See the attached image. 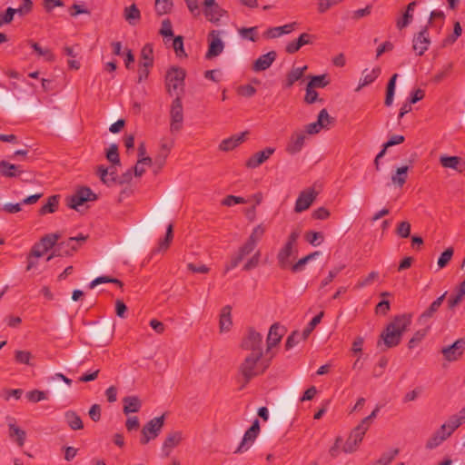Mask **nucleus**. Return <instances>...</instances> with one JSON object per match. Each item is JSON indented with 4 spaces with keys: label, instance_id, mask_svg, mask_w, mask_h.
Segmentation results:
<instances>
[{
    "label": "nucleus",
    "instance_id": "1",
    "mask_svg": "<svg viewBox=\"0 0 465 465\" xmlns=\"http://www.w3.org/2000/svg\"><path fill=\"white\" fill-rule=\"evenodd\" d=\"M262 356L260 352L248 353L239 364L237 371L242 381L240 390L245 388L252 379L262 375L270 367L274 353H272L269 358Z\"/></svg>",
    "mask_w": 465,
    "mask_h": 465
},
{
    "label": "nucleus",
    "instance_id": "2",
    "mask_svg": "<svg viewBox=\"0 0 465 465\" xmlns=\"http://www.w3.org/2000/svg\"><path fill=\"white\" fill-rule=\"evenodd\" d=\"M411 323V316L410 314L395 316L381 334L384 345L387 348H393L399 345L403 333L408 330Z\"/></svg>",
    "mask_w": 465,
    "mask_h": 465
},
{
    "label": "nucleus",
    "instance_id": "3",
    "mask_svg": "<svg viewBox=\"0 0 465 465\" xmlns=\"http://www.w3.org/2000/svg\"><path fill=\"white\" fill-rule=\"evenodd\" d=\"M165 415L163 414L150 420L142 429L140 443L142 445L147 444L150 440H154L159 436L164 425Z\"/></svg>",
    "mask_w": 465,
    "mask_h": 465
},
{
    "label": "nucleus",
    "instance_id": "4",
    "mask_svg": "<svg viewBox=\"0 0 465 465\" xmlns=\"http://www.w3.org/2000/svg\"><path fill=\"white\" fill-rule=\"evenodd\" d=\"M185 71L181 67H171L165 75V84L167 93L173 95V92L179 88L183 89L184 85Z\"/></svg>",
    "mask_w": 465,
    "mask_h": 465
},
{
    "label": "nucleus",
    "instance_id": "5",
    "mask_svg": "<svg viewBox=\"0 0 465 465\" xmlns=\"http://www.w3.org/2000/svg\"><path fill=\"white\" fill-rule=\"evenodd\" d=\"M241 348L245 351H250V353L260 352L263 355L262 350V335L256 331L253 328H249L247 333L242 338Z\"/></svg>",
    "mask_w": 465,
    "mask_h": 465
},
{
    "label": "nucleus",
    "instance_id": "6",
    "mask_svg": "<svg viewBox=\"0 0 465 465\" xmlns=\"http://www.w3.org/2000/svg\"><path fill=\"white\" fill-rule=\"evenodd\" d=\"M183 107L182 98L177 96L173 100L170 108V131L172 134L179 132L183 128Z\"/></svg>",
    "mask_w": 465,
    "mask_h": 465
},
{
    "label": "nucleus",
    "instance_id": "7",
    "mask_svg": "<svg viewBox=\"0 0 465 465\" xmlns=\"http://www.w3.org/2000/svg\"><path fill=\"white\" fill-rule=\"evenodd\" d=\"M97 195L86 186L80 187L75 193L67 198V206L74 210H78V207L89 201H95Z\"/></svg>",
    "mask_w": 465,
    "mask_h": 465
},
{
    "label": "nucleus",
    "instance_id": "8",
    "mask_svg": "<svg viewBox=\"0 0 465 465\" xmlns=\"http://www.w3.org/2000/svg\"><path fill=\"white\" fill-rule=\"evenodd\" d=\"M369 428L362 422H360L350 433L348 439L343 445V451L346 453L353 452L358 445L361 442L363 436Z\"/></svg>",
    "mask_w": 465,
    "mask_h": 465
},
{
    "label": "nucleus",
    "instance_id": "9",
    "mask_svg": "<svg viewBox=\"0 0 465 465\" xmlns=\"http://www.w3.org/2000/svg\"><path fill=\"white\" fill-rule=\"evenodd\" d=\"M335 122V119L330 116L326 109L320 111L317 121L305 125L303 131L305 134H315L320 133L322 129H329V126Z\"/></svg>",
    "mask_w": 465,
    "mask_h": 465
},
{
    "label": "nucleus",
    "instance_id": "10",
    "mask_svg": "<svg viewBox=\"0 0 465 465\" xmlns=\"http://www.w3.org/2000/svg\"><path fill=\"white\" fill-rule=\"evenodd\" d=\"M221 31L212 30L208 35V50L205 54V59H213L220 55L224 49V43L220 37Z\"/></svg>",
    "mask_w": 465,
    "mask_h": 465
},
{
    "label": "nucleus",
    "instance_id": "11",
    "mask_svg": "<svg viewBox=\"0 0 465 465\" xmlns=\"http://www.w3.org/2000/svg\"><path fill=\"white\" fill-rule=\"evenodd\" d=\"M256 246L246 240V242L238 249V252L232 256L230 262L225 265V272L236 268L240 262L249 254H251Z\"/></svg>",
    "mask_w": 465,
    "mask_h": 465
},
{
    "label": "nucleus",
    "instance_id": "12",
    "mask_svg": "<svg viewBox=\"0 0 465 465\" xmlns=\"http://www.w3.org/2000/svg\"><path fill=\"white\" fill-rule=\"evenodd\" d=\"M260 432V421L255 419L251 427L245 431L243 438L235 452L242 453L247 450L253 443Z\"/></svg>",
    "mask_w": 465,
    "mask_h": 465
},
{
    "label": "nucleus",
    "instance_id": "13",
    "mask_svg": "<svg viewBox=\"0 0 465 465\" xmlns=\"http://www.w3.org/2000/svg\"><path fill=\"white\" fill-rule=\"evenodd\" d=\"M306 134L303 131L293 132L286 144L285 151L290 155L299 153L305 144Z\"/></svg>",
    "mask_w": 465,
    "mask_h": 465
},
{
    "label": "nucleus",
    "instance_id": "14",
    "mask_svg": "<svg viewBox=\"0 0 465 465\" xmlns=\"http://www.w3.org/2000/svg\"><path fill=\"white\" fill-rule=\"evenodd\" d=\"M412 42V48L416 52L417 55H422L429 49L430 45L428 27H423L418 34H416Z\"/></svg>",
    "mask_w": 465,
    "mask_h": 465
},
{
    "label": "nucleus",
    "instance_id": "15",
    "mask_svg": "<svg viewBox=\"0 0 465 465\" xmlns=\"http://www.w3.org/2000/svg\"><path fill=\"white\" fill-rule=\"evenodd\" d=\"M284 333V328L278 322L273 323L266 339V353L272 355V349L279 344Z\"/></svg>",
    "mask_w": 465,
    "mask_h": 465
},
{
    "label": "nucleus",
    "instance_id": "16",
    "mask_svg": "<svg viewBox=\"0 0 465 465\" xmlns=\"http://www.w3.org/2000/svg\"><path fill=\"white\" fill-rule=\"evenodd\" d=\"M464 348L465 341L463 339H459L451 345L443 347L441 349V353L446 361H457L462 355Z\"/></svg>",
    "mask_w": 465,
    "mask_h": 465
},
{
    "label": "nucleus",
    "instance_id": "17",
    "mask_svg": "<svg viewBox=\"0 0 465 465\" xmlns=\"http://www.w3.org/2000/svg\"><path fill=\"white\" fill-rule=\"evenodd\" d=\"M78 250V245L69 242V239L65 242L56 243L52 253L47 257V261L52 260L54 257L71 256Z\"/></svg>",
    "mask_w": 465,
    "mask_h": 465
},
{
    "label": "nucleus",
    "instance_id": "18",
    "mask_svg": "<svg viewBox=\"0 0 465 465\" xmlns=\"http://www.w3.org/2000/svg\"><path fill=\"white\" fill-rule=\"evenodd\" d=\"M315 197L316 192L313 189L302 192L296 200L294 211L302 213L307 210L313 203Z\"/></svg>",
    "mask_w": 465,
    "mask_h": 465
},
{
    "label": "nucleus",
    "instance_id": "19",
    "mask_svg": "<svg viewBox=\"0 0 465 465\" xmlns=\"http://www.w3.org/2000/svg\"><path fill=\"white\" fill-rule=\"evenodd\" d=\"M276 57L277 54L275 51H270L267 54L260 55L252 64V71L262 72L267 70L276 60Z\"/></svg>",
    "mask_w": 465,
    "mask_h": 465
},
{
    "label": "nucleus",
    "instance_id": "20",
    "mask_svg": "<svg viewBox=\"0 0 465 465\" xmlns=\"http://www.w3.org/2000/svg\"><path fill=\"white\" fill-rule=\"evenodd\" d=\"M274 151L275 149L272 147H266L262 151L255 153L248 159L246 166L249 168H257L268 160L270 156L273 154Z\"/></svg>",
    "mask_w": 465,
    "mask_h": 465
},
{
    "label": "nucleus",
    "instance_id": "21",
    "mask_svg": "<svg viewBox=\"0 0 465 465\" xmlns=\"http://www.w3.org/2000/svg\"><path fill=\"white\" fill-rule=\"evenodd\" d=\"M248 132H242L238 134H233L229 138L223 139L219 144V149L223 152H229L236 148L239 144L243 143L248 135Z\"/></svg>",
    "mask_w": 465,
    "mask_h": 465
},
{
    "label": "nucleus",
    "instance_id": "22",
    "mask_svg": "<svg viewBox=\"0 0 465 465\" xmlns=\"http://www.w3.org/2000/svg\"><path fill=\"white\" fill-rule=\"evenodd\" d=\"M294 252H297L294 246L285 242L277 254L278 264L282 269H287L290 266L291 262L289 259Z\"/></svg>",
    "mask_w": 465,
    "mask_h": 465
},
{
    "label": "nucleus",
    "instance_id": "23",
    "mask_svg": "<svg viewBox=\"0 0 465 465\" xmlns=\"http://www.w3.org/2000/svg\"><path fill=\"white\" fill-rule=\"evenodd\" d=\"M173 145V141H166L165 139L161 140L160 150L153 160L154 164L159 169H161L164 165L166 158L169 155Z\"/></svg>",
    "mask_w": 465,
    "mask_h": 465
},
{
    "label": "nucleus",
    "instance_id": "24",
    "mask_svg": "<svg viewBox=\"0 0 465 465\" xmlns=\"http://www.w3.org/2000/svg\"><path fill=\"white\" fill-rule=\"evenodd\" d=\"M446 295L447 292L433 301L431 304L420 314L419 317V322L425 323L428 319L432 318L441 306Z\"/></svg>",
    "mask_w": 465,
    "mask_h": 465
},
{
    "label": "nucleus",
    "instance_id": "25",
    "mask_svg": "<svg viewBox=\"0 0 465 465\" xmlns=\"http://www.w3.org/2000/svg\"><path fill=\"white\" fill-rule=\"evenodd\" d=\"M183 440V433L180 430H174L170 432L163 443V451L164 452L165 456H168L170 454V451L172 449L175 448L180 444V442Z\"/></svg>",
    "mask_w": 465,
    "mask_h": 465
},
{
    "label": "nucleus",
    "instance_id": "26",
    "mask_svg": "<svg viewBox=\"0 0 465 465\" xmlns=\"http://www.w3.org/2000/svg\"><path fill=\"white\" fill-rule=\"evenodd\" d=\"M312 37L310 34L302 33L296 40L286 45L285 51L291 54L296 53L303 45L312 44Z\"/></svg>",
    "mask_w": 465,
    "mask_h": 465
},
{
    "label": "nucleus",
    "instance_id": "27",
    "mask_svg": "<svg viewBox=\"0 0 465 465\" xmlns=\"http://www.w3.org/2000/svg\"><path fill=\"white\" fill-rule=\"evenodd\" d=\"M23 173V169L21 168V165L10 163L7 161H1L0 162V174L7 177V178H13L17 177Z\"/></svg>",
    "mask_w": 465,
    "mask_h": 465
},
{
    "label": "nucleus",
    "instance_id": "28",
    "mask_svg": "<svg viewBox=\"0 0 465 465\" xmlns=\"http://www.w3.org/2000/svg\"><path fill=\"white\" fill-rule=\"evenodd\" d=\"M296 23H290L282 26L270 27L264 33V36L267 38H277L282 35H287L292 32L296 26Z\"/></svg>",
    "mask_w": 465,
    "mask_h": 465
},
{
    "label": "nucleus",
    "instance_id": "29",
    "mask_svg": "<svg viewBox=\"0 0 465 465\" xmlns=\"http://www.w3.org/2000/svg\"><path fill=\"white\" fill-rule=\"evenodd\" d=\"M123 411L125 415L138 412L142 407V401L137 396H126L123 399Z\"/></svg>",
    "mask_w": 465,
    "mask_h": 465
},
{
    "label": "nucleus",
    "instance_id": "30",
    "mask_svg": "<svg viewBox=\"0 0 465 465\" xmlns=\"http://www.w3.org/2000/svg\"><path fill=\"white\" fill-rule=\"evenodd\" d=\"M226 14L227 12L224 9H223L219 5L203 8V15L205 18L213 24H218L221 17Z\"/></svg>",
    "mask_w": 465,
    "mask_h": 465
},
{
    "label": "nucleus",
    "instance_id": "31",
    "mask_svg": "<svg viewBox=\"0 0 465 465\" xmlns=\"http://www.w3.org/2000/svg\"><path fill=\"white\" fill-rule=\"evenodd\" d=\"M381 68L375 67L372 70L369 71L368 69H365L362 72V78L360 80V84L358 87L356 88V91L361 90L362 87L371 84L373 83L381 74Z\"/></svg>",
    "mask_w": 465,
    "mask_h": 465
},
{
    "label": "nucleus",
    "instance_id": "32",
    "mask_svg": "<svg viewBox=\"0 0 465 465\" xmlns=\"http://www.w3.org/2000/svg\"><path fill=\"white\" fill-rule=\"evenodd\" d=\"M64 420L73 430H79L84 429V423L81 417L72 410L64 412Z\"/></svg>",
    "mask_w": 465,
    "mask_h": 465
},
{
    "label": "nucleus",
    "instance_id": "33",
    "mask_svg": "<svg viewBox=\"0 0 465 465\" xmlns=\"http://www.w3.org/2000/svg\"><path fill=\"white\" fill-rule=\"evenodd\" d=\"M140 64H143L144 67L153 66V44H145L141 50L140 54Z\"/></svg>",
    "mask_w": 465,
    "mask_h": 465
},
{
    "label": "nucleus",
    "instance_id": "34",
    "mask_svg": "<svg viewBox=\"0 0 465 465\" xmlns=\"http://www.w3.org/2000/svg\"><path fill=\"white\" fill-rule=\"evenodd\" d=\"M416 5H417L416 1H412L407 5L406 11L403 13L402 16L397 20L396 25H397L398 29L401 30L402 28L408 26L411 23V21L413 19L412 13H413Z\"/></svg>",
    "mask_w": 465,
    "mask_h": 465
},
{
    "label": "nucleus",
    "instance_id": "35",
    "mask_svg": "<svg viewBox=\"0 0 465 465\" xmlns=\"http://www.w3.org/2000/svg\"><path fill=\"white\" fill-rule=\"evenodd\" d=\"M231 312L232 307L230 305H226L222 309L219 322L220 331L222 332L228 331L232 325Z\"/></svg>",
    "mask_w": 465,
    "mask_h": 465
},
{
    "label": "nucleus",
    "instance_id": "36",
    "mask_svg": "<svg viewBox=\"0 0 465 465\" xmlns=\"http://www.w3.org/2000/svg\"><path fill=\"white\" fill-rule=\"evenodd\" d=\"M8 430L9 437L14 440L19 447L24 446L26 438V432L16 426L15 423H9Z\"/></svg>",
    "mask_w": 465,
    "mask_h": 465
},
{
    "label": "nucleus",
    "instance_id": "37",
    "mask_svg": "<svg viewBox=\"0 0 465 465\" xmlns=\"http://www.w3.org/2000/svg\"><path fill=\"white\" fill-rule=\"evenodd\" d=\"M307 70V66L292 68L287 74L285 83L283 84L284 88H291L295 82L300 80L303 74Z\"/></svg>",
    "mask_w": 465,
    "mask_h": 465
},
{
    "label": "nucleus",
    "instance_id": "38",
    "mask_svg": "<svg viewBox=\"0 0 465 465\" xmlns=\"http://www.w3.org/2000/svg\"><path fill=\"white\" fill-rule=\"evenodd\" d=\"M173 225L172 223H170L167 226L164 238L161 239L159 241L158 246L153 251V252L154 253V252H165L169 248V246L173 241Z\"/></svg>",
    "mask_w": 465,
    "mask_h": 465
},
{
    "label": "nucleus",
    "instance_id": "39",
    "mask_svg": "<svg viewBox=\"0 0 465 465\" xmlns=\"http://www.w3.org/2000/svg\"><path fill=\"white\" fill-rule=\"evenodd\" d=\"M60 196L57 194L49 196L47 202L39 209L40 215L54 213L58 209Z\"/></svg>",
    "mask_w": 465,
    "mask_h": 465
},
{
    "label": "nucleus",
    "instance_id": "40",
    "mask_svg": "<svg viewBox=\"0 0 465 465\" xmlns=\"http://www.w3.org/2000/svg\"><path fill=\"white\" fill-rule=\"evenodd\" d=\"M173 8V0H154V11L157 16L170 14Z\"/></svg>",
    "mask_w": 465,
    "mask_h": 465
},
{
    "label": "nucleus",
    "instance_id": "41",
    "mask_svg": "<svg viewBox=\"0 0 465 465\" xmlns=\"http://www.w3.org/2000/svg\"><path fill=\"white\" fill-rule=\"evenodd\" d=\"M59 238V233H49L42 237L38 243L44 248V251L47 252L51 249L54 250Z\"/></svg>",
    "mask_w": 465,
    "mask_h": 465
},
{
    "label": "nucleus",
    "instance_id": "42",
    "mask_svg": "<svg viewBox=\"0 0 465 465\" xmlns=\"http://www.w3.org/2000/svg\"><path fill=\"white\" fill-rule=\"evenodd\" d=\"M408 170L409 166H401L398 168L396 173L391 175L392 183L399 187H402L408 177Z\"/></svg>",
    "mask_w": 465,
    "mask_h": 465
},
{
    "label": "nucleus",
    "instance_id": "43",
    "mask_svg": "<svg viewBox=\"0 0 465 465\" xmlns=\"http://www.w3.org/2000/svg\"><path fill=\"white\" fill-rule=\"evenodd\" d=\"M460 158L458 156H448V155H442L440 158V164L445 168H450L453 170H456L460 173L462 172L461 169H460Z\"/></svg>",
    "mask_w": 465,
    "mask_h": 465
},
{
    "label": "nucleus",
    "instance_id": "44",
    "mask_svg": "<svg viewBox=\"0 0 465 465\" xmlns=\"http://www.w3.org/2000/svg\"><path fill=\"white\" fill-rule=\"evenodd\" d=\"M124 18L130 25H134V21H138L141 18V12L135 4L131 5L124 9Z\"/></svg>",
    "mask_w": 465,
    "mask_h": 465
},
{
    "label": "nucleus",
    "instance_id": "45",
    "mask_svg": "<svg viewBox=\"0 0 465 465\" xmlns=\"http://www.w3.org/2000/svg\"><path fill=\"white\" fill-rule=\"evenodd\" d=\"M320 252L316 251L313 252L302 259H300L297 262H295L293 265H292L291 270L292 272H302L304 268V265L309 262L310 261L313 260L315 257L320 255Z\"/></svg>",
    "mask_w": 465,
    "mask_h": 465
},
{
    "label": "nucleus",
    "instance_id": "46",
    "mask_svg": "<svg viewBox=\"0 0 465 465\" xmlns=\"http://www.w3.org/2000/svg\"><path fill=\"white\" fill-rule=\"evenodd\" d=\"M29 44L38 56H44L45 60L48 62L54 61L55 56L50 49H44L37 43L33 42L31 40L29 41Z\"/></svg>",
    "mask_w": 465,
    "mask_h": 465
},
{
    "label": "nucleus",
    "instance_id": "47",
    "mask_svg": "<svg viewBox=\"0 0 465 465\" xmlns=\"http://www.w3.org/2000/svg\"><path fill=\"white\" fill-rule=\"evenodd\" d=\"M463 423H465V420L457 413L451 415L447 420V422L443 423V425L452 434Z\"/></svg>",
    "mask_w": 465,
    "mask_h": 465
},
{
    "label": "nucleus",
    "instance_id": "48",
    "mask_svg": "<svg viewBox=\"0 0 465 465\" xmlns=\"http://www.w3.org/2000/svg\"><path fill=\"white\" fill-rule=\"evenodd\" d=\"M324 315L323 312H321L316 316H314L311 322L307 324V326L302 331V336L303 340H306L310 334L312 332V331L315 329V327L321 322L322 317Z\"/></svg>",
    "mask_w": 465,
    "mask_h": 465
},
{
    "label": "nucleus",
    "instance_id": "49",
    "mask_svg": "<svg viewBox=\"0 0 465 465\" xmlns=\"http://www.w3.org/2000/svg\"><path fill=\"white\" fill-rule=\"evenodd\" d=\"M329 84V81L326 79V74L320 75H312L310 77V81L307 85L310 88H323Z\"/></svg>",
    "mask_w": 465,
    "mask_h": 465
},
{
    "label": "nucleus",
    "instance_id": "50",
    "mask_svg": "<svg viewBox=\"0 0 465 465\" xmlns=\"http://www.w3.org/2000/svg\"><path fill=\"white\" fill-rule=\"evenodd\" d=\"M106 159L112 163L114 165H120V157L118 153V145L116 143H112L109 148L106 150Z\"/></svg>",
    "mask_w": 465,
    "mask_h": 465
},
{
    "label": "nucleus",
    "instance_id": "51",
    "mask_svg": "<svg viewBox=\"0 0 465 465\" xmlns=\"http://www.w3.org/2000/svg\"><path fill=\"white\" fill-rule=\"evenodd\" d=\"M461 33H462L461 25H460V22L457 21L454 23L453 33L451 35H448L443 40V45L446 46V45L454 44L457 41V39L461 35Z\"/></svg>",
    "mask_w": 465,
    "mask_h": 465
},
{
    "label": "nucleus",
    "instance_id": "52",
    "mask_svg": "<svg viewBox=\"0 0 465 465\" xmlns=\"http://www.w3.org/2000/svg\"><path fill=\"white\" fill-rule=\"evenodd\" d=\"M159 34L164 38L173 37V30L172 22L169 18L163 19L162 22L161 28L159 30ZM164 43L167 44V40H164Z\"/></svg>",
    "mask_w": 465,
    "mask_h": 465
},
{
    "label": "nucleus",
    "instance_id": "53",
    "mask_svg": "<svg viewBox=\"0 0 465 465\" xmlns=\"http://www.w3.org/2000/svg\"><path fill=\"white\" fill-rule=\"evenodd\" d=\"M107 282L115 283L119 287L123 286V282L120 280H118L116 278H112L109 276L103 275V276H99V277L95 278L94 280H93L89 284V288L94 289V287H96L97 285H99L101 283H107Z\"/></svg>",
    "mask_w": 465,
    "mask_h": 465
},
{
    "label": "nucleus",
    "instance_id": "54",
    "mask_svg": "<svg viewBox=\"0 0 465 465\" xmlns=\"http://www.w3.org/2000/svg\"><path fill=\"white\" fill-rule=\"evenodd\" d=\"M265 232V229L262 224H258L255 226L248 237L247 241L257 246L258 242L262 240L263 234Z\"/></svg>",
    "mask_w": 465,
    "mask_h": 465
},
{
    "label": "nucleus",
    "instance_id": "55",
    "mask_svg": "<svg viewBox=\"0 0 465 465\" xmlns=\"http://www.w3.org/2000/svg\"><path fill=\"white\" fill-rule=\"evenodd\" d=\"M301 341H304L303 340V336H302V333H300L298 331H292L286 339V341H285V349L288 351V350H291L292 349L295 345H297Z\"/></svg>",
    "mask_w": 465,
    "mask_h": 465
},
{
    "label": "nucleus",
    "instance_id": "56",
    "mask_svg": "<svg viewBox=\"0 0 465 465\" xmlns=\"http://www.w3.org/2000/svg\"><path fill=\"white\" fill-rule=\"evenodd\" d=\"M33 356L28 351L17 350L15 351V361L19 364L32 365L31 360Z\"/></svg>",
    "mask_w": 465,
    "mask_h": 465
},
{
    "label": "nucleus",
    "instance_id": "57",
    "mask_svg": "<svg viewBox=\"0 0 465 465\" xmlns=\"http://www.w3.org/2000/svg\"><path fill=\"white\" fill-rule=\"evenodd\" d=\"M173 38L172 46L178 57L186 56L184 48H183V37L182 35H176Z\"/></svg>",
    "mask_w": 465,
    "mask_h": 465
},
{
    "label": "nucleus",
    "instance_id": "58",
    "mask_svg": "<svg viewBox=\"0 0 465 465\" xmlns=\"http://www.w3.org/2000/svg\"><path fill=\"white\" fill-rule=\"evenodd\" d=\"M453 253L454 250L451 247L447 248L444 252H441L437 262L440 269H442L448 265L453 256Z\"/></svg>",
    "mask_w": 465,
    "mask_h": 465
},
{
    "label": "nucleus",
    "instance_id": "59",
    "mask_svg": "<svg viewBox=\"0 0 465 465\" xmlns=\"http://www.w3.org/2000/svg\"><path fill=\"white\" fill-rule=\"evenodd\" d=\"M398 454L399 449H394L391 451L384 452L376 461L375 465H389Z\"/></svg>",
    "mask_w": 465,
    "mask_h": 465
},
{
    "label": "nucleus",
    "instance_id": "60",
    "mask_svg": "<svg viewBox=\"0 0 465 465\" xmlns=\"http://www.w3.org/2000/svg\"><path fill=\"white\" fill-rule=\"evenodd\" d=\"M305 239L312 246H318L323 241V234L319 232L310 231L306 232Z\"/></svg>",
    "mask_w": 465,
    "mask_h": 465
},
{
    "label": "nucleus",
    "instance_id": "61",
    "mask_svg": "<svg viewBox=\"0 0 465 465\" xmlns=\"http://www.w3.org/2000/svg\"><path fill=\"white\" fill-rule=\"evenodd\" d=\"M26 398L29 401L35 403L45 400L47 397L45 391L39 390H33L26 393Z\"/></svg>",
    "mask_w": 465,
    "mask_h": 465
},
{
    "label": "nucleus",
    "instance_id": "62",
    "mask_svg": "<svg viewBox=\"0 0 465 465\" xmlns=\"http://www.w3.org/2000/svg\"><path fill=\"white\" fill-rule=\"evenodd\" d=\"M261 252L258 250L255 253L245 262L242 267L244 271H251L256 268L260 263Z\"/></svg>",
    "mask_w": 465,
    "mask_h": 465
},
{
    "label": "nucleus",
    "instance_id": "63",
    "mask_svg": "<svg viewBox=\"0 0 465 465\" xmlns=\"http://www.w3.org/2000/svg\"><path fill=\"white\" fill-rule=\"evenodd\" d=\"M411 223L407 221H403L398 224L396 233L401 238H408L411 235Z\"/></svg>",
    "mask_w": 465,
    "mask_h": 465
},
{
    "label": "nucleus",
    "instance_id": "64",
    "mask_svg": "<svg viewBox=\"0 0 465 465\" xmlns=\"http://www.w3.org/2000/svg\"><path fill=\"white\" fill-rule=\"evenodd\" d=\"M33 5L34 4L32 0H22V4L18 8H16L17 15L19 16H25L30 14L33 10Z\"/></svg>",
    "mask_w": 465,
    "mask_h": 465
}]
</instances>
